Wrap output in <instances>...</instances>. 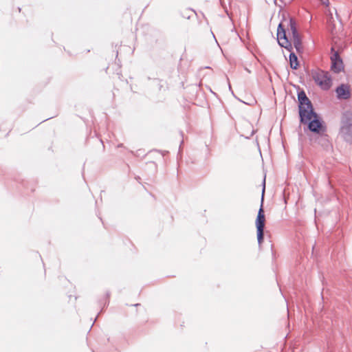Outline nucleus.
Segmentation results:
<instances>
[{
    "instance_id": "nucleus-9",
    "label": "nucleus",
    "mask_w": 352,
    "mask_h": 352,
    "mask_svg": "<svg viewBox=\"0 0 352 352\" xmlns=\"http://www.w3.org/2000/svg\"><path fill=\"white\" fill-rule=\"evenodd\" d=\"M338 98L340 99H347L350 96L349 88L346 85H342L336 89Z\"/></svg>"
},
{
    "instance_id": "nucleus-10",
    "label": "nucleus",
    "mask_w": 352,
    "mask_h": 352,
    "mask_svg": "<svg viewBox=\"0 0 352 352\" xmlns=\"http://www.w3.org/2000/svg\"><path fill=\"white\" fill-rule=\"evenodd\" d=\"M289 61L291 67L294 69H296L298 66V63L297 56L294 53L290 54Z\"/></svg>"
},
{
    "instance_id": "nucleus-11",
    "label": "nucleus",
    "mask_w": 352,
    "mask_h": 352,
    "mask_svg": "<svg viewBox=\"0 0 352 352\" xmlns=\"http://www.w3.org/2000/svg\"><path fill=\"white\" fill-rule=\"evenodd\" d=\"M322 3L323 4H327L328 3V0H320Z\"/></svg>"
},
{
    "instance_id": "nucleus-3",
    "label": "nucleus",
    "mask_w": 352,
    "mask_h": 352,
    "mask_svg": "<svg viewBox=\"0 0 352 352\" xmlns=\"http://www.w3.org/2000/svg\"><path fill=\"white\" fill-rule=\"evenodd\" d=\"M311 76L315 82L322 89L327 90L331 86V78L328 72L317 69L311 72Z\"/></svg>"
},
{
    "instance_id": "nucleus-2",
    "label": "nucleus",
    "mask_w": 352,
    "mask_h": 352,
    "mask_svg": "<svg viewBox=\"0 0 352 352\" xmlns=\"http://www.w3.org/2000/svg\"><path fill=\"white\" fill-rule=\"evenodd\" d=\"M340 134L344 140L352 142V112L347 111L344 113Z\"/></svg>"
},
{
    "instance_id": "nucleus-5",
    "label": "nucleus",
    "mask_w": 352,
    "mask_h": 352,
    "mask_svg": "<svg viewBox=\"0 0 352 352\" xmlns=\"http://www.w3.org/2000/svg\"><path fill=\"white\" fill-rule=\"evenodd\" d=\"M289 36H292V39L295 48L298 52H300L302 50V43L299 34L297 32L296 28V23L292 20L289 21V28L287 30Z\"/></svg>"
},
{
    "instance_id": "nucleus-4",
    "label": "nucleus",
    "mask_w": 352,
    "mask_h": 352,
    "mask_svg": "<svg viewBox=\"0 0 352 352\" xmlns=\"http://www.w3.org/2000/svg\"><path fill=\"white\" fill-rule=\"evenodd\" d=\"M265 217L263 209V205L261 204L256 220V226L257 229V240L259 245H261L263 241V230L265 227Z\"/></svg>"
},
{
    "instance_id": "nucleus-8",
    "label": "nucleus",
    "mask_w": 352,
    "mask_h": 352,
    "mask_svg": "<svg viewBox=\"0 0 352 352\" xmlns=\"http://www.w3.org/2000/svg\"><path fill=\"white\" fill-rule=\"evenodd\" d=\"M310 118L311 119L306 122H309L308 127L309 130L313 132L319 133L322 127V124L318 118L317 114L314 112V116Z\"/></svg>"
},
{
    "instance_id": "nucleus-12",
    "label": "nucleus",
    "mask_w": 352,
    "mask_h": 352,
    "mask_svg": "<svg viewBox=\"0 0 352 352\" xmlns=\"http://www.w3.org/2000/svg\"><path fill=\"white\" fill-rule=\"evenodd\" d=\"M264 192H265V186L263 187V189L262 199H263Z\"/></svg>"
},
{
    "instance_id": "nucleus-1",
    "label": "nucleus",
    "mask_w": 352,
    "mask_h": 352,
    "mask_svg": "<svg viewBox=\"0 0 352 352\" xmlns=\"http://www.w3.org/2000/svg\"><path fill=\"white\" fill-rule=\"evenodd\" d=\"M298 101L300 121L302 122H307L311 119L310 117L314 116L311 103L304 91H300L298 94Z\"/></svg>"
},
{
    "instance_id": "nucleus-7",
    "label": "nucleus",
    "mask_w": 352,
    "mask_h": 352,
    "mask_svg": "<svg viewBox=\"0 0 352 352\" xmlns=\"http://www.w3.org/2000/svg\"><path fill=\"white\" fill-rule=\"evenodd\" d=\"M331 69L336 72L338 73L342 71L343 69V63L340 58L338 52H335L331 57Z\"/></svg>"
},
{
    "instance_id": "nucleus-6",
    "label": "nucleus",
    "mask_w": 352,
    "mask_h": 352,
    "mask_svg": "<svg viewBox=\"0 0 352 352\" xmlns=\"http://www.w3.org/2000/svg\"><path fill=\"white\" fill-rule=\"evenodd\" d=\"M283 23H280L277 30V39L279 45L286 49H289L291 47V44L288 41V38L283 28Z\"/></svg>"
}]
</instances>
